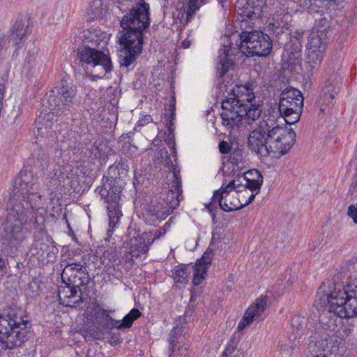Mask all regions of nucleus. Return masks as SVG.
Listing matches in <instances>:
<instances>
[{
  "instance_id": "2f4dec72",
  "label": "nucleus",
  "mask_w": 357,
  "mask_h": 357,
  "mask_svg": "<svg viewBox=\"0 0 357 357\" xmlns=\"http://www.w3.org/2000/svg\"><path fill=\"white\" fill-rule=\"evenodd\" d=\"M238 341L232 336L228 341L221 357H243L242 353L238 349Z\"/></svg>"
},
{
  "instance_id": "4be33fe9",
  "label": "nucleus",
  "mask_w": 357,
  "mask_h": 357,
  "mask_svg": "<svg viewBox=\"0 0 357 357\" xmlns=\"http://www.w3.org/2000/svg\"><path fill=\"white\" fill-rule=\"evenodd\" d=\"M45 65L42 55L37 50H29L22 67V73L26 77L38 76L44 70Z\"/></svg>"
},
{
  "instance_id": "f03ea898",
  "label": "nucleus",
  "mask_w": 357,
  "mask_h": 357,
  "mask_svg": "<svg viewBox=\"0 0 357 357\" xmlns=\"http://www.w3.org/2000/svg\"><path fill=\"white\" fill-rule=\"evenodd\" d=\"M221 104L222 125L233 135L257 120L262 112V106L257 102L252 89L245 85H236Z\"/></svg>"
},
{
  "instance_id": "a19ab883",
  "label": "nucleus",
  "mask_w": 357,
  "mask_h": 357,
  "mask_svg": "<svg viewBox=\"0 0 357 357\" xmlns=\"http://www.w3.org/2000/svg\"><path fill=\"white\" fill-rule=\"evenodd\" d=\"M11 45L8 43L7 38L0 37V60L3 59L7 55L8 47Z\"/></svg>"
},
{
  "instance_id": "864d4df0",
  "label": "nucleus",
  "mask_w": 357,
  "mask_h": 357,
  "mask_svg": "<svg viewBox=\"0 0 357 357\" xmlns=\"http://www.w3.org/2000/svg\"><path fill=\"white\" fill-rule=\"evenodd\" d=\"M172 120L169 121V125H172Z\"/></svg>"
},
{
  "instance_id": "a878e982",
  "label": "nucleus",
  "mask_w": 357,
  "mask_h": 357,
  "mask_svg": "<svg viewBox=\"0 0 357 357\" xmlns=\"http://www.w3.org/2000/svg\"><path fill=\"white\" fill-rule=\"evenodd\" d=\"M231 43L223 45L219 50V62L217 65V73L220 77L224 76L232 67L233 63L230 59Z\"/></svg>"
},
{
  "instance_id": "f704fd0d",
  "label": "nucleus",
  "mask_w": 357,
  "mask_h": 357,
  "mask_svg": "<svg viewBox=\"0 0 357 357\" xmlns=\"http://www.w3.org/2000/svg\"><path fill=\"white\" fill-rule=\"evenodd\" d=\"M208 268L206 265L196 262L193 273V283L195 285H199L205 278Z\"/></svg>"
},
{
  "instance_id": "20e7f679",
  "label": "nucleus",
  "mask_w": 357,
  "mask_h": 357,
  "mask_svg": "<svg viewBox=\"0 0 357 357\" xmlns=\"http://www.w3.org/2000/svg\"><path fill=\"white\" fill-rule=\"evenodd\" d=\"M76 93V88L71 83L62 82L47 94V105L43 104V112L36 121L38 135L43 137L52 133L53 116L70 110Z\"/></svg>"
},
{
  "instance_id": "39448f33",
  "label": "nucleus",
  "mask_w": 357,
  "mask_h": 357,
  "mask_svg": "<svg viewBox=\"0 0 357 357\" xmlns=\"http://www.w3.org/2000/svg\"><path fill=\"white\" fill-rule=\"evenodd\" d=\"M29 320L20 308L10 309L7 314L0 315V347L3 349H13L20 346L29 333Z\"/></svg>"
},
{
  "instance_id": "bb28decb",
  "label": "nucleus",
  "mask_w": 357,
  "mask_h": 357,
  "mask_svg": "<svg viewBox=\"0 0 357 357\" xmlns=\"http://www.w3.org/2000/svg\"><path fill=\"white\" fill-rule=\"evenodd\" d=\"M27 35V27H25L21 22H16L13 24L11 33L7 38L8 43L15 47V52L20 45L23 44L24 40Z\"/></svg>"
},
{
  "instance_id": "7ed1b4c3",
  "label": "nucleus",
  "mask_w": 357,
  "mask_h": 357,
  "mask_svg": "<svg viewBox=\"0 0 357 357\" xmlns=\"http://www.w3.org/2000/svg\"><path fill=\"white\" fill-rule=\"evenodd\" d=\"M317 298L321 307L328 306L333 319L357 315V284L354 283H323L317 290Z\"/></svg>"
},
{
  "instance_id": "7c9ffc66",
  "label": "nucleus",
  "mask_w": 357,
  "mask_h": 357,
  "mask_svg": "<svg viewBox=\"0 0 357 357\" xmlns=\"http://www.w3.org/2000/svg\"><path fill=\"white\" fill-rule=\"evenodd\" d=\"M141 316V312L138 309H132L128 314H127L121 321H116V328L119 329L128 328L131 327L133 321Z\"/></svg>"
},
{
  "instance_id": "393cba45",
  "label": "nucleus",
  "mask_w": 357,
  "mask_h": 357,
  "mask_svg": "<svg viewBox=\"0 0 357 357\" xmlns=\"http://www.w3.org/2000/svg\"><path fill=\"white\" fill-rule=\"evenodd\" d=\"M83 37L86 42L104 47L110 38V34L101 31L98 27H92L83 31Z\"/></svg>"
},
{
  "instance_id": "2eb2a0df",
  "label": "nucleus",
  "mask_w": 357,
  "mask_h": 357,
  "mask_svg": "<svg viewBox=\"0 0 357 357\" xmlns=\"http://www.w3.org/2000/svg\"><path fill=\"white\" fill-rule=\"evenodd\" d=\"M326 34L323 31L312 29L306 45V68L317 69L321 64L326 50Z\"/></svg>"
},
{
  "instance_id": "c756f323",
  "label": "nucleus",
  "mask_w": 357,
  "mask_h": 357,
  "mask_svg": "<svg viewBox=\"0 0 357 357\" xmlns=\"http://www.w3.org/2000/svg\"><path fill=\"white\" fill-rule=\"evenodd\" d=\"M105 13L102 0H92L89 7L86 10V17L88 21L100 18Z\"/></svg>"
},
{
  "instance_id": "dca6fc26",
  "label": "nucleus",
  "mask_w": 357,
  "mask_h": 357,
  "mask_svg": "<svg viewBox=\"0 0 357 357\" xmlns=\"http://www.w3.org/2000/svg\"><path fill=\"white\" fill-rule=\"evenodd\" d=\"M100 195L107 204V213L109 220L108 233L110 234L109 235L111 236L114 229L117 226L120 218L123 215L119 204L120 191L118 192H109L105 188H101L100 190Z\"/></svg>"
},
{
  "instance_id": "c9c22d12",
  "label": "nucleus",
  "mask_w": 357,
  "mask_h": 357,
  "mask_svg": "<svg viewBox=\"0 0 357 357\" xmlns=\"http://www.w3.org/2000/svg\"><path fill=\"white\" fill-rule=\"evenodd\" d=\"M189 274L185 266H177L174 273V279L177 283L185 284L188 282Z\"/></svg>"
},
{
  "instance_id": "e433bc0d",
  "label": "nucleus",
  "mask_w": 357,
  "mask_h": 357,
  "mask_svg": "<svg viewBox=\"0 0 357 357\" xmlns=\"http://www.w3.org/2000/svg\"><path fill=\"white\" fill-rule=\"evenodd\" d=\"M60 181L65 183L66 180H74L75 178V174L73 173L72 166L66 165L63 167V171L59 174H55Z\"/></svg>"
},
{
  "instance_id": "58836bf2",
  "label": "nucleus",
  "mask_w": 357,
  "mask_h": 357,
  "mask_svg": "<svg viewBox=\"0 0 357 357\" xmlns=\"http://www.w3.org/2000/svg\"><path fill=\"white\" fill-rule=\"evenodd\" d=\"M139 53L126 51V55L120 59V63L125 67L130 66L135 60L136 55Z\"/></svg>"
},
{
  "instance_id": "4c0bfd02",
  "label": "nucleus",
  "mask_w": 357,
  "mask_h": 357,
  "mask_svg": "<svg viewBox=\"0 0 357 357\" xmlns=\"http://www.w3.org/2000/svg\"><path fill=\"white\" fill-rule=\"evenodd\" d=\"M205 0H188L186 14L188 17L192 15L195 11L199 9L202 3Z\"/></svg>"
},
{
  "instance_id": "37998d69",
  "label": "nucleus",
  "mask_w": 357,
  "mask_h": 357,
  "mask_svg": "<svg viewBox=\"0 0 357 357\" xmlns=\"http://www.w3.org/2000/svg\"><path fill=\"white\" fill-rule=\"evenodd\" d=\"M347 215L352 219L355 224H357V204H353L348 206Z\"/></svg>"
},
{
  "instance_id": "72a5a7b5",
  "label": "nucleus",
  "mask_w": 357,
  "mask_h": 357,
  "mask_svg": "<svg viewBox=\"0 0 357 357\" xmlns=\"http://www.w3.org/2000/svg\"><path fill=\"white\" fill-rule=\"evenodd\" d=\"M298 344L297 334L296 333H293L289 336L284 337V340H280L278 343V347L281 351H288L296 348Z\"/></svg>"
},
{
  "instance_id": "3c124183",
  "label": "nucleus",
  "mask_w": 357,
  "mask_h": 357,
  "mask_svg": "<svg viewBox=\"0 0 357 357\" xmlns=\"http://www.w3.org/2000/svg\"><path fill=\"white\" fill-rule=\"evenodd\" d=\"M312 357H326V356L323 354H319V355H314Z\"/></svg>"
},
{
  "instance_id": "c03bdc74",
  "label": "nucleus",
  "mask_w": 357,
  "mask_h": 357,
  "mask_svg": "<svg viewBox=\"0 0 357 357\" xmlns=\"http://www.w3.org/2000/svg\"><path fill=\"white\" fill-rule=\"evenodd\" d=\"M220 151L223 154L229 153L231 149L230 145L225 141H222L219 144Z\"/></svg>"
},
{
  "instance_id": "de8ad7c7",
  "label": "nucleus",
  "mask_w": 357,
  "mask_h": 357,
  "mask_svg": "<svg viewBox=\"0 0 357 357\" xmlns=\"http://www.w3.org/2000/svg\"><path fill=\"white\" fill-rule=\"evenodd\" d=\"M182 47L183 48H188L190 47V42L187 40H184L182 42Z\"/></svg>"
},
{
  "instance_id": "ea45409f",
  "label": "nucleus",
  "mask_w": 357,
  "mask_h": 357,
  "mask_svg": "<svg viewBox=\"0 0 357 357\" xmlns=\"http://www.w3.org/2000/svg\"><path fill=\"white\" fill-rule=\"evenodd\" d=\"M304 324V317L301 315H294L291 320V326L293 328V332L296 331V333L303 328Z\"/></svg>"
},
{
  "instance_id": "f3484780",
  "label": "nucleus",
  "mask_w": 357,
  "mask_h": 357,
  "mask_svg": "<svg viewBox=\"0 0 357 357\" xmlns=\"http://www.w3.org/2000/svg\"><path fill=\"white\" fill-rule=\"evenodd\" d=\"M253 174L256 172L257 176H255V181L252 182L245 178V181L243 185L241 191H238V197L239 198L240 204L242 205V208L250 204L255 198V196L259 193L261 186L263 183V176L261 172L255 169L249 170L245 174Z\"/></svg>"
},
{
  "instance_id": "8fccbe9b",
  "label": "nucleus",
  "mask_w": 357,
  "mask_h": 357,
  "mask_svg": "<svg viewBox=\"0 0 357 357\" xmlns=\"http://www.w3.org/2000/svg\"><path fill=\"white\" fill-rule=\"evenodd\" d=\"M151 120L150 116H145V121L149 122Z\"/></svg>"
},
{
  "instance_id": "1a4fd4ad",
  "label": "nucleus",
  "mask_w": 357,
  "mask_h": 357,
  "mask_svg": "<svg viewBox=\"0 0 357 357\" xmlns=\"http://www.w3.org/2000/svg\"><path fill=\"white\" fill-rule=\"evenodd\" d=\"M169 225L166 222L163 227L159 228L154 232L144 231L141 234H137L135 229L128 227V237L130 238L128 243L129 255L126 257L132 261L141 258L144 255L146 258L151 245L153 243L165 235L167 229Z\"/></svg>"
},
{
  "instance_id": "a18cd8bd",
  "label": "nucleus",
  "mask_w": 357,
  "mask_h": 357,
  "mask_svg": "<svg viewBox=\"0 0 357 357\" xmlns=\"http://www.w3.org/2000/svg\"><path fill=\"white\" fill-rule=\"evenodd\" d=\"M175 102H176L175 98H174V97H173L172 99L171 100L170 104L169 105V110L171 112L170 118L172 119V120L174 119V111H175V104H176Z\"/></svg>"
},
{
  "instance_id": "cd10ccee",
  "label": "nucleus",
  "mask_w": 357,
  "mask_h": 357,
  "mask_svg": "<svg viewBox=\"0 0 357 357\" xmlns=\"http://www.w3.org/2000/svg\"><path fill=\"white\" fill-rule=\"evenodd\" d=\"M77 290L75 287H72L70 284L59 288V298L60 303L66 306H71L75 303L74 298L77 296Z\"/></svg>"
},
{
  "instance_id": "c85d7f7f",
  "label": "nucleus",
  "mask_w": 357,
  "mask_h": 357,
  "mask_svg": "<svg viewBox=\"0 0 357 357\" xmlns=\"http://www.w3.org/2000/svg\"><path fill=\"white\" fill-rule=\"evenodd\" d=\"M82 268L83 265L81 261L67 263L61 273L62 280H67L70 283L73 282L72 279L75 278Z\"/></svg>"
},
{
  "instance_id": "9b49d317",
  "label": "nucleus",
  "mask_w": 357,
  "mask_h": 357,
  "mask_svg": "<svg viewBox=\"0 0 357 357\" xmlns=\"http://www.w3.org/2000/svg\"><path fill=\"white\" fill-rule=\"evenodd\" d=\"M167 145L174 153V160L170 156L167 155V152L165 151V160L163 162L165 166L167 167L172 172L174 176V181L172 186V189L167 194L166 198L167 205L168 206V214L172 213L174 209L178 206L181 200L183 199L182 197V188H181V177L179 174V170H177V167L174 164L176 160V142L174 139V135L172 131L169 129V132L165 140Z\"/></svg>"
},
{
  "instance_id": "6ab92c4d",
  "label": "nucleus",
  "mask_w": 357,
  "mask_h": 357,
  "mask_svg": "<svg viewBox=\"0 0 357 357\" xmlns=\"http://www.w3.org/2000/svg\"><path fill=\"white\" fill-rule=\"evenodd\" d=\"M336 321L329 316L328 321L324 322V317L321 316V323L312 331L310 337V344L317 347L319 350H324L328 345L330 333L334 331Z\"/></svg>"
},
{
  "instance_id": "ddd939ff",
  "label": "nucleus",
  "mask_w": 357,
  "mask_h": 357,
  "mask_svg": "<svg viewBox=\"0 0 357 357\" xmlns=\"http://www.w3.org/2000/svg\"><path fill=\"white\" fill-rule=\"evenodd\" d=\"M279 119L276 117L274 129L269 135L268 153L279 158L287 154L295 142L296 133L292 128L280 126Z\"/></svg>"
},
{
  "instance_id": "79ce46f5",
  "label": "nucleus",
  "mask_w": 357,
  "mask_h": 357,
  "mask_svg": "<svg viewBox=\"0 0 357 357\" xmlns=\"http://www.w3.org/2000/svg\"><path fill=\"white\" fill-rule=\"evenodd\" d=\"M213 256V254L211 251L206 250L202 255V258L199 259L197 262L200 263L202 264H204L206 265V267L208 268L211 263Z\"/></svg>"
},
{
  "instance_id": "6e6552de",
  "label": "nucleus",
  "mask_w": 357,
  "mask_h": 357,
  "mask_svg": "<svg viewBox=\"0 0 357 357\" xmlns=\"http://www.w3.org/2000/svg\"><path fill=\"white\" fill-rule=\"evenodd\" d=\"M121 10L131 7L121 21L123 29H133L143 31L150 24L149 6L144 0H117Z\"/></svg>"
},
{
  "instance_id": "423d86ee",
  "label": "nucleus",
  "mask_w": 357,
  "mask_h": 357,
  "mask_svg": "<svg viewBox=\"0 0 357 357\" xmlns=\"http://www.w3.org/2000/svg\"><path fill=\"white\" fill-rule=\"evenodd\" d=\"M255 176H257L256 172L254 174H244L238 175L227 183L224 182L219 190L214 191L208 209H213L216 203H218L220 207L226 212L242 208L238 197V191L242 189L245 178L250 181H255Z\"/></svg>"
},
{
  "instance_id": "aec40b11",
  "label": "nucleus",
  "mask_w": 357,
  "mask_h": 357,
  "mask_svg": "<svg viewBox=\"0 0 357 357\" xmlns=\"http://www.w3.org/2000/svg\"><path fill=\"white\" fill-rule=\"evenodd\" d=\"M169 357H188L190 345L186 337L182 334V331L174 327L168 337Z\"/></svg>"
},
{
  "instance_id": "f257e3e1",
  "label": "nucleus",
  "mask_w": 357,
  "mask_h": 357,
  "mask_svg": "<svg viewBox=\"0 0 357 357\" xmlns=\"http://www.w3.org/2000/svg\"><path fill=\"white\" fill-rule=\"evenodd\" d=\"M47 199L40 192V184L31 172L21 170L13 181V196L6 214L0 218L1 252L13 256L26 238L24 215L31 211L43 216L47 213Z\"/></svg>"
},
{
  "instance_id": "09e8293b",
  "label": "nucleus",
  "mask_w": 357,
  "mask_h": 357,
  "mask_svg": "<svg viewBox=\"0 0 357 357\" xmlns=\"http://www.w3.org/2000/svg\"><path fill=\"white\" fill-rule=\"evenodd\" d=\"M87 357H102V355H101V354L98 353V354H96V356H91L90 354H89L87 356Z\"/></svg>"
},
{
  "instance_id": "49530a36",
  "label": "nucleus",
  "mask_w": 357,
  "mask_h": 357,
  "mask_svg": "<svg viewBox=\"0 0 357 357\" xmlns=\"http://www.w3.org/2000/svg\"><path fill=\"white\" fill-rule=\"evenodd\" d=\"M5 266L6 260L2 257L1 255L0 254V271L3 270Z\"/></svg>"
},
{
  "instance_id": "b1692460",
  "label": "nucleus",
  "mask_w": 357,
  "mask_h": 357,
  "mask_svg": "<svg viewBox=\"0 0 357 357\" xmlns=\"http://www.w3.org/2000/svg\"><path fill=\"white\" fill-rule=\"evenodd\" d=\"M125 32L119 38L120 43L126 51L140 53L143 45V31L133 29H123Z\"/></svg>"
},
{
  "instance_id": "f8f14e48",
  "label": "nucleus",
  "mask_w": 357,
  "mask_h": 357,
  "mask_svg": "<svg viewBox=\"0 0 357 357\" xmlns=\"http://www.w3.org/2000/svg\"><path fill=\"white\" fill-rule=\"evenodd\" d=\"M239 50L246 56H265L272 49V42L267 34L259 31H244L240 34Z\"/></svg>"
},
{
  "instance_id": "603ef678",
  "label": "nucleus",
  "mask_w": 357,
  "mask_h": 357,
  "mask_svg": "<svg viewBox=\"0 0 357 357\" xmlns=\"http://www.w3.org/2000/svg\"><path fill=\"white\" fill-rule=\"evenodd\" d=\"M141 122H142V121H138V123H139V125L142 126V125H143V123H142Z\"/></svg>"
},
{
  "instance_id": "412c9836",
  "label": "nucleus",
  "mask_w": 357,
  "mask_h": 357,
  "mask_svg": "<svg viewBox=\"0 0 357 357\" xmlns=\"http://www.w3.org/2000/svg\"><path fill=\"white\" fill-rule=\"evenodd\" d=\"M267 304L266 297L261 296L255 300L245 312L244 315L238 324L236 330L243 331L246 327L250 326L253 321L259 318L263 314Z\"/></svg>"
},
{
  "instance_id": "0eeeda50",
  "label": "nucleus",
  "mask_w": 357,
  "mask_h": 357,
  "mask_svg": "<svg viewBox=\"0 0 357 357\" xmlns=\"http://www.w3.org/2000/svg\"><path fill=\"white\" fill-rule=\"evenodd\" d=\"M82 66L91 69L93 76L102 78L112 70V63L107 53L88 45L79 47L77 52Z\"/></svg>"
},
{
  "instance_id": "5701e85b",
  "label": "nucleus",
  "mask_w": 357,
  "mask_h": 357,
  "mask_svg": "<svg viewBox=\"0 0 357 357\" xmlns=\"http://www.w3.org/2000/svg\"><path fill=\"white\" fill-rule=\"evenodd\" d=\"M264 3L265 0H238L236 8L242 17L255 19L261 16Z\"/></svg>"
},
{
  "instance_id": "9d476101",
  "label": "nucleus",
  "mask_w": 357,
  "mask_h": 357,
  "mask_svg": "<svg viewBox=\"0 0 357 357\" xmlns=\"http://www.w3.org/2000/svg\"><path fill=\"white\" fill-rule=\"evenodd\" d=\"M303 107V97L301 91L295 88H287L280 95L279 102V121L284 120L291 125L297 123L301 117Z\"/></svg>"
},
{
  "instance_id": "a211bd4d",
  "label": "nucleus",
  "mask_w": 357,
  "mask_h": 357,
  "mask_svg": "<svg viewBox=\"0 0 357 357\" xmlns=\"http://www.w3.org/2000/svg\"><path fill=\"white\" fill-rule=\"evenodd\" d=\"M339 82L338 76L333 74L324 82L317 100V105L321 112L325 113L333 105L335 97L338 93Z\"/></svg>"
},
{
  "instance_id": "4468645a",
  "label": "nucleus",
  "mask_w": 357,
  "mask_h": 357,
  "mask_svg": "<svg viewBox=\"0 0 357 357\" xmlns=\"http://www.w3.org/2000/svg\"><path fill=\"white\" fill-rule=\"evenodd\" d=\"M276 117L273 114L264 116L257 126L250 132L248 145L252 151L258 154L264 150L268 153L269 135L274 129Z\"/></svg>"
},
{
  "instance_id": "473e14b6",
  "label": "nucleus",
  "mask_w": 357,
  "mask_h": 357,
  "mask_svg": "<svg viewBox=\"0 0 357 357\" xmlns=\"http://www.w3.org/2000/svg\"><path fill=\"white\" fill-rule=\"evenodd\" d=\"M229 161L237 169H243L247 163L244 151L242 149L233 151L229 157Z\"/></svg>"
}]
</instances>
